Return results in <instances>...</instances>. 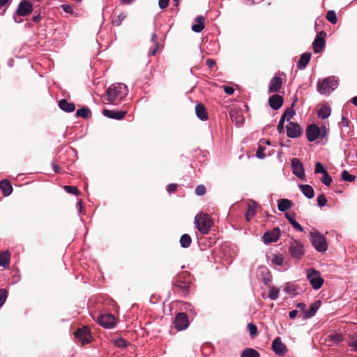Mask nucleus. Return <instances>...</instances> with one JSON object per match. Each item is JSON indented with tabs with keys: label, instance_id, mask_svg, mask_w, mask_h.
<instances>
[{
	"label": "nucleus",
	"instance_id": "obj_1",
	"mask_svg": "<svg viewBox=\"0 0 357 357\" xmlns=\"http://www.w3.org/2000/svg\"><path fill=\"white\" fill-rule=\"evenodd\" d=\"M128 92V87L123 83H115L107 89L102 97V101L105 104L116 105L123 100Z\"/></svg>",
	"mask_w": 357,
	"mask_h": 357
},
{
	"label": "nucleus",
	"instance_id": "obj_2",
	"mask_svg": "<svg viewBox=\"0 0 357 357\" xmlns=\"http://www.w3.org/2000/svg\"><path fill=\"white\" fill-rule=\"evenodd\" d=\"M190 284V274L188 272H183L175 278L174 288L176 291L187 295L189 293Z\"/></svg>",
	"mask_w": 357,
	"mask_h": 357
},
{
	"label": "nucleus",
	"instance_id": "obj_3",
	"mask_svg": "<svg viewBox=\"0 0 357 357\" xmlns=\"http://www.w3.org/2000/svg\"><path fill=\"white\" fill-rule=\"evenodd\" d=\"M195 223L197 229L203 234L208 233L213 225L211 217L204 213H200L195 216Z\"/></svg>",
	"mask_w": 357,
	"mask_h": 357
},
{
	"label": "nucleus",
	"instance_id": "obj_4",
	"mask_svg": "<svg viewBox=\"0 0 357 357\" xmlns=\"http://www.w3.org/2000/svg\"><path fill=\"white\" fill-rule=\"evenodd\" d=\"M337 86V79L335 77H328L318 82L317 91L321 94H329Z\"/></svg>",
	"mask_w": 357,
	"mask_h": 357
},
{
	"label": "nucleus",
	"instance_id": "obj_5",
	"mask_svg": "<svg viewBox=\"0 0 357 357\" xmlns=\"http://www.w3.org/2000/svg\"><path fill=\"white\" fill-rule=\"evenodd\" d=\"M310 241L317 251L324 252L328 249L326 238L319 232L310 233Z\"/></svg>",
	"mask_w": 357,
	"mask_h": 357
},
{
	"label": "nucleus",
	"instance_id": "obj_6",
	"mask_svg": "<svg viewBox=\"0 0 357 357\" xmlns=\"http://www.w3.org/2000/svg\"><path fill=\"white\" fill-rule=\"evenodd\" d=\"M307 278L314 289H319L324 283V279L321 277L319 271L314 268H309L307 271Z\"/></svg>",
	"mask_w": 357,
	"mask_h": 357
},
{
	"label": "nucleus",
	"instance_id": "obj_7",
	"mask_svg": "<svg viewBox=\"0 0 357 357\" xmlns=\"http://www.w3.org/2000/svg\"><path fill=\"white\" fill-rule=\"evenodd\" d=\"M289 252L292 257L299 259L304 255L303 245L301 242L293 240L289 242Z\"/></svg>",
	"mask_w": 357,
	"mask_h": 357
},
{
	"label": "nucleus",
	"instance_id": "obj_8",
	"mask_svg": "<svg viewBox=\"0 0 357 357\" xmlns=\"http://www.w3.org/2000/svg\"><path fill=\"white\" fill-rule=\"evenodd\" d=\"M174 323L178 331L184 330L189 326L188 317L185 312L178 313L175 317Z\"/></svg>",
	"mask_w": 357,
	"mask_h": 357
},
{
	"label": "nucleus",
	"instance_id": "obj_9",
	"mask_svg": "<svg viewBox=\"0 0 357 357\" xmlns=\"http://www.w3.org/2000/svg\"><path fill=\"white\" fill-rule=\"evenodd\" d=\"M326 37V33L324 31L319 32L312 43L313 50L315 53H319L322 52L325 46V38Z\"/></svg>",
	"mask_w": 357,
	"mask_h": 357
},
{
	"label": "nucleus",
	"instance_id": "obj_10",
	"mask_svg": "<svg viewBox=\"0 0 357 357\" xmlns=\"http://www.w3.org/2000/svg\"><path fill=\"white\" fill-rule=\"evenodd\" d=\"M97 320L100 325L107 328H113L116 324V319L111 314L99 315Z\"/></svg>",
	"mask_w": 357,
	"mask_h": 357
},
{
	"label": "nucleus",
	"instance_id": "obj_11",
	"mask_svg": "<svg viewBox=\"0 0 357 357\" xmlns=\"http://www.w3.org/2000/svg\"><path fill=\"white\" fill-rule=\"evenodd\" d=\"M33 11V4L27 1L22 0L20 2L16 10V14L19 16H26Z\"/></svg>",
	"mask_w": 357,
	"mask_h": 357
},
{
	"label": "nucleus",
	"instance_id": "obj_12",
	"mask_svg": "<svg viewBox=\"0 0 357 357\" xmlns=\"http://www.w3.org/2000/svg\"><path fill=\"white\" fill-rule=\"evenodd\" d=\"M291 166L293 174L301 179L305 177V170L302 162L296 158H294L291 161Z\"/></svg>",
	"mask_w": 357,
	"mask_h": 357
},
{
	"label": "nucleus",
	"instance_id": "obj_13",
	"mask_svg": "<svg viewBox=\"0 0 357 357\" xmlns=\"http://www.w3.org/2000/svg\"><path fill=\"white\" fill-rule=\"evenodd\" d=\"M301 127L296 123L289 122L287 126V135L290 138H296L302 134Z\"/></svg>",
	"mask_w": 357,
	"mask_h": 357
},
{
	"label": "nucleus",
	"instance_id": "obj_14",
	"mask_svg": "<svg viewBox=\"0 0 357 357\" xmlns=\"http://www.w3.org/2000/svg\"><path fill=\"white\" fill-rule=\"evenodd\" d=\"M280 229L279 227H275L271 231H268L263 235V240L265 243L276 242L280 237Z\"/></svg>",
	"mask_w": 357,
	"mask_h": 357
},
{
	"label": "nucleus",
	"instance_id": "obj_15",
	"mask_svg": "<svg viewBox=\"0 0 357 357\" xmlns=\"http://www.w3.org/2000/svg\"><path fill=\"white\" fill-rule=\"evenodd\" d=\"M75 335L82 344L88 343L91 340V334L87 327L83 326L75 331Z\"/></svg>",
	"mask_w": 357,
	"mask_h": 357
},
{
	"label": "nucleus",
	"instance_id": "obj_16",
	"mask_svg": "<svg viewBox=\"0 0 357 357\" xmlns=\"http://www.w3.org/2000/svg\"><path fill=\"white\" fill-rule=\"evenodd\" d=\"M306 137L308 141H315L320 135V128L315 124H311L306 129Z\"/></svg>",
	"mask_w": 357,
	"mask_h": 357
},
{
	"label": "nucleus",
	"instance_id": "obj_17",
	"mask_svg": "<svg viewBox=\"0 0 357 357\" xmlns=\"http://www.w3.org/2000/svg\"><path fill=\"white\" fill-rule=\"evenodd\" d=\"M273 351L278 356H284L287 352V347L282 342L280 337H276L272 343Z\"/></svg>",
	"mask_w": 357,
	"mask_h": 357
},
{
	"label": "nucleus",
	"instance_id": "obj_18",
	"mask_svg": "<svg viewBox=\"0 0 357 357\" xmlns=\"http://www.w3.org/2000/svg\"><path fill=\"white\" fill-rule=\"evenodd\" d=\"M283 98L278 94L271 96L268 99L270 107L275 110L279 109L283 105Z\"/></svg>",
	"mask_w": 357,
	"mask_h": 357
},
{
	"label": "nucleus",
	"instance_id": "obj_19",
	"mask_svg": "<svg viewBox=\"0 0 357 357\" xmlns=\"http://www.w3.org/2000/svg\"><path fill=\"white\" fill-rule=\"evenodd\" d=\"M126 113L127 112L126 111H116L106 109L102 110V114L104 116L116 120L123 119L126 116Z\"/></svg>",
	"mask_w": 357,
	"mask_h": 357
},
{
	"label": "nucleus",
	"instance_id": "obj_20",
	"mask_svg": "<svg viewBox=\"0 0 357 357\" xmlns=\"http://www.w3.org/2000/svg\"><path fill=\"white\" fill-rule=\"evenodd\" d=\"M282 85V78L278 76H274L270 82L268 87V93H275L280 91Z\"/></svg>",
	"mask_w": 357,
	"mask_h": 357
},
{
	"label": "nucleus",
	"instance_id": "obj_21",
	"mask_svg": "<svg viewBox=\"0 0 357 357\" xmlns=\"http://www.w3.org/2000/svg\"><path fill=\"white\" fill-rule=\"evenodd\" d=\"M321 305L320 301H316L310 305V308L303 312V318L309 319L313 317Z\"/></svg>",
	"mask_w": 357,
	"mask_h": 357
},
{
	"label": "nucleus",
	"instance_id": "obj_22",
	"mask_svg": "<svg viewBox=\"0 0 357 357\" xmlns=\"http://www.w3.org/2000/svg\"><path fill=\"white\" fill-rule=\"evenodd\" d=\"M195 112L197 116L202 121H206L208 118L206 109L202 103H199L196 105Z\"/></svg>",
	"mask_w": 357,
	"mask_h": 357
},
{
	"label": "nucleus",
	"instance_id": "obj_23",
	"mask_svg": "<svg viewBox=\"0 0 357 357\" xmlns=\"http://www.w3.org/2000/svg\"><path fill=\"white\" fill-rule=\"evenodd\" d=\"M311 59V53L305 52L301 56L300 59L297 63V67L298 69L302 70L304 69L307 63L310 62Z\"/></svg>",
	"mask_w": 357,
	"mask_h": 357
},
{
	"label": "nucleus",
	"instance_id": "obj_24",
	"mask_svg": "<svg viewBox=\"0 0 357 357\" xmlns=\"http://www.w3.org/2000/svg\"><path fill=\"white\" fill-rule=\"evenodd\" d=\"M0 189L4 196H8L13 192L11 183L6 179L0 181Z\"/></svg>",
	"mask_w": 357,
	"mask_h": 357
},
{
	"label": "nucleus",
	"instance_id": "obj_25",
	"mask_svg": "<svg viewBox=\"0 0 357 357\" xmlns=\"http://www.w3.org/2000/svg\"><path fill=\"white\" fill-rule=\"evenodd\" d=\"M230 118L233 121L236 122L238 126H241L244 123V117L241 113L237 110H231L229 112Z\"/></svg>",
	"mask_w": 357,
	"mask_h": 357
},
{
	"label": "nucleus",
	"instance_id": "obj_26",
	"mask_svg": "<svg viewBox=\"0 0 357 357\" xmlns=\"http://www.w3.org/2000/svg\"><path fill=\"white\" fill-rule=\"evenodd\" d=\"M195 21H196L197 24H193L192 26V30L195 32L199 33L205 27V26H204L205 18L203 16L199 15L195 18Z\"/></svg>",
	"mask_w": 357,
	"mask_h": 357
},
{
	"label": "nucleus",
	"instance_id": "obj_27",
	"mask_svg": "<svg viewBox=\"0 0 357 357\" xmlns=\"http://www.w3.org/2000/svg\"><path fill=\"white\" fill-rule=\"evenodd\" d=\"M300 190L303 193V195L308 199H312L314 196V191L312 187L310 185H303L300 184L298 185Z\"/></svg>",
	"mask_w": 357,
	"mask_h": 357
},
{
	"label": "nucleus",
	"instance_id": "obj_28",
	"mask_svg": "<svg viewBox=\"0 0 357 357\" xmlns=\"http://www.w3.org/2000/svg\"><path fill=\"white\" fill-rule=\"evenodd\" d=\"M295 215L296 214L294 213H286L285 217L289 221L290 224L293 226V227L294 229H296V230H298L299 231H303L304 229H303V227L297 221L295 220V219H294Z\"/></svg>",
	"mask_w": 357,
	"mask_h": 357
},
{
	"label": "nucleus",
	"instance_id": "obj_29",
	"mask_svg": "<svg viewBox=\"0 0 357 357\" xmlns=\"http://www.w3.org/2000/svg\"><path fill=\"white\" fill-rule=\"evenodd\" d=\"M59 107L66 112H72L75 109V106L73 103L68 102L66 99H62L59 102Z\"/></svg>",
	"mask_w": 357,
	"mask_h": 357
},
{
	"label": "nucleus",
	"instance_id": "obj_30",
	"mask_svg": "<svg viewBox=\"0 0 357 357\" xmlns=\"http://www.w3.org/2000/svg\"><path fill=\"white\" fill-rule=\"evenodd\" d=\"M293 205L291 200L287 199H282L278 201V210L282 212H284L289 209Z\"/></svg>",
	"mask_w": 357,
	"mask_h": 357
},
{
	"label": "nucleus",
	"instance_id": "obj_31",
	"mask_svg": "<svg viewBox=\"0 0 357 357\" xmlns=\"http://www.w3.org/2000/svg\"><path fill=\"white\" fill-rule=\"evenodd\" d=\"M10 259L9 251H2L0 252V266L3 267L8 266Z\"/></svg>",
	"mask_w": 357,
	"mask_h": 357
},
{
	"label": "nucleus",
	"instance_id": "obj_32",
	"mask_svg": "<svg viewBox=\"0 0 357 357\" xmlns=\"http://www.w3.org/2000/svg\"><path fill=\"white\" fill-rule=\"evenodd\" d=\"M343 340V337L340 333H335V334H331L327 336L326 340L328 342L330 345H332V344H337L340 342H342Z\"/></svg>",
	"mask_w": 357,
	"mask_h": 357
},
{
	"label": "nucleus",
	"instance_id": "obj_33",
	"mask_svg": "<svg viewBox=\"0 0 357 357\" xmlns=\"http://www.w3.org/2000/svg\"><path fill=\"white\" fill-rule=\"evenodd\" d=\"M241 357H259V354L254 349L247 348L241 352Z\"/></svg>",
	"mask_w": 357,
	"mask_h": 357
},
{
	"label": "nucleus",
	"instance_id": "obj_34",
	"mask_svg": "<svg viewBox=\"0 0 357 357\" xmlns=\"http://www.w3.org/2000/svg\"><path fill=\"white\" fill-rule=\"evenodd\" d=\"M331 107L326 105H323L318 112V115L322 119H326L331 115Z\"/></svg>",
	"mask_w": 357,
	"mask_h": 357
},
{
	"label": "nucleus",
	"instance_id": "obj_35",
	"mask_svg": "<svg viewBox=\"0 0 357 357\" xmlns=\"http://www.w3.org/2000/svg\"><path fill=\"white\" fill-rule=\"evenodd\" d=\"M191 243H192V239H191V237L188 234H185L181 236V239H180V243L183 248H188L190 245Z\"/></svg>",
	"mask_w": 357,
	"mask_h": 357
},
{
	"label": "nucleus",
	"instance_id": "obj_36",
	"mask_svg": "<svg viewBox=\"0 0 357 357\" xmlns=\"http://www.w3.org/2000/svg\"><path fill=\"white\" fill-rule=\"evenodd\" d=\"M341 178L343 181L349 182H352L356 179V176L354 175L350 174L347 170L342 172Z\"/></svg>",
	"mask_w": 357,
	"mask_h": 357
},
{
	"label": "nucleus",
	"instance_id": "obj_37",
	"mask_svg": "<svg viewBox=\"0 0 357 357\" xmlns=\"http://www.w3.org/2000/svg\"><path fill=\"white\" fill-rule=\"evenodd\" d=\"M248 209L247 211V213L245 214V218L248 222H249L256 214V210L254 206H252L250 204L248 206Z\"/></svg>",
	"mask_w": 357,
	"mask_h": 357
},
{
	"label": "nucleus",
	"instance_id": "obj_38",
	"mask_svg": "<svg viewBox=\"0 0 357 357\" xmlns=\"http://www.w3.org/2000/svg\"><path fill=\"white\" fill-rule=\"evenodd\" d=\"M326 19L331 23L335 24L337 23V16L334 10H328L326 13Z\"/></svg>",
	"mask_w": 357,
	"mask_h": 357
},
{
	"label": "nucleus",
	"instance_id": "obj_39",
	"mask_svg": "<svg viewBox=\"0 0 357 357\" xmlns=\"http://www.w3.org/2000/svg\"><path fill=\"white\" fill-rule=\"evenodd\" d=\"M248 329L250 332L251 337H255L258 335L257 327L255 324L250 323L248 324Z\"/></svg>",
	"mask_w": 357,
	"mask_h": 357
},
{
	"label": "nucleus",
	"instance_id": "obj_40",
	"mask_svg": "<svg viewBox=\"0 0 357 357\" xmlns=\"http://www.w3.org/2000/svg\"><path fill=\"white\" fill-rule=\"evenodd\" d=\"M279 289L275 287H271L268 293V297L271 300H276L279 296Z\"/></svg>",
	"mask_w": 357,
	"mask_h": 357
},
{
	"label": "nucleus",
	"instance_id": "obj_41",
	"mask_svg": "<svg viewBox=\"0 0 357 357\" xmlns=\"http://www.w3.org/2000/svg\"><path fill=\"white\" fill-rule=\"evenodd\" d=\"M126 17V15L124 13H120L116 18L112 20V24L114 26H119Z\"/></svg>",
	"mask_w": 357,
	"mask_h": 357
},
{
	"label": "nucleus",
	"instance_id": "obj_42",
	"mask_svg": "<svg viewBox=\"0 0 357 357\" xmlns=\"http://www.w3.org/2000/svg\"><path fill=\"white\" fill-rule=\"evenodd\" d=\"M295 110L289 108L285 110L282 117L284 118V119L287 118V121H289L295 115Z\"/></svg>",
	"mask_w": 357,
	"mask_h": 357
},
{
	"label": "nucleus",
	"instance_id": "obj_43",
	"mask_svg": "<svg viewBox=\"0 0 357 357\" xmlns=\"http://www.w3.org/2000/svg\"><path fill=\"white\" fill-rule=\"evenodd\" d=\"M332 181V177L328 174V172L324 174L322 178H321V181L326 186L331 185Z\"/></svg>",
	"mask_w": 357,
	"mask_h": 357
},
{
	"label": "nucleus",
	"instance_id": "obj_44",
	"mask_svg": "<svg viewBox=\"0 0 357 357\" xmlns=\"http://www.w3.org/2000/svg\"><path fill=\"white\" fill-rule=\"evenodd\" d=\"M89 109H88L87 108H82V109H79L78 110H77L76 112V115L77 116H81V117H83V118H87L89 115Z\"/></svg>",
	"mask_w": 357,
	"mask_h": 357
},
{
	"label": "nucleus",
	"instance_id": "obj_45",
	"mask_svg": "<svg viewBox=\"0 0 357 357\" xmlns=\"http://www.w3.org/2000/svg\"><path fill=\"white\" fill-rule=\"evenodd\" d=\"M284 257L282 255H273L272 262L276 265H282L284 262Z\"/></svg>",
	"mask_w": 357,
	"mask_h": 357
},
{
	"label": "nucleus",
	"instance_id": "obj_46",
	"mask_svg": "<svg viewBox=\"0 0 357 357\" xmlns=\"http://www.w3.org/2000/svg\"><path fill=\"white\" fill-rule=\"evenodd\" d=\"M63 188L68 193L75 195H78L79 194V191L76 187L65 185Z\"/></svg>",
	"mask_w": 357,
	"mask_h": 357
},
{
	"label": "nucleus",
	"instance_id": "obj_47",
	"mask_svg": "<svg viewBox=\"0 0 357 357\" xmlns=\"http://www.w3.org/2000/svg\"><path fill=\"white\" fill-rule=\"evenodd\" d=\"M326 172H327L326 171V169H324V166L322 165V164L320 162H317L315 164V169H314V173L315 174L321 173V174H325Z\"/></svg>",
	"mask_w": 357,
	"mask_h": 357
},
{
	"label": "nucleus",
	"instance_id": "obj_48",
	"mask_svg": "<svg viewBox=\"0 0 357 357\" xmlns=\"http://www.w3.org/2000/svg\"><path fill=\"white\" fill-rule=\"evenodd\" d=\"M206 192V189L205 185H199L195 188V193L196 195L199 196L204 195Z\"/></svg>",
	"mask_w": 357,
	"mask_h": 357
},
{
	"label": "nucleus",
	"instance_id": "obj_49",
	"mask_svg": "<svg viewBox=\"0 0 357 357\" xmlns=\"http://www.w3.org/2000/svg\"><path fill=\"white\" fill-rule=\"evenodd\" d=\"M264 150L265 148L261 144H259L256 152V156L258 158H264L265 157V154L264 153Z\"/></svg>",
	"mask_w": 357,
	"mask_h": 357
},
{
	"label": "nucleus",
	"instance_id": "obj_50",
	"mask_svg": "<svg viewBox=\"0 0 357 357\" xmlns=\"http://www.w3.org/2000/svg\"><path fill=\"white\" fill-rule=\"evenodd\" d=\"M317 201L318 205L320 207L324 206L327 202L326 198L324 194L319 195L317 197Z\"/></svg>",
	"mask_w": 357,
	"mask_h": 357
},
{
	"label": "nucleus",
	"instance_id": "obj_51",
	"mask_svg": "<svg viewBox=\"0 0 357 357\" xmlns=\"http://www.w3.org/2000/svg\"><path fill=\"white\" fill-rule=\"evenodd\" d=\"M114 344L118 347L124 348L127 346L128 342L123 338H119L114 341Z\"/></svg>",
	"mask_w": 357,
	"mask_h": 357
},
{
	"label": "nucleus",
	"instance_id": "obj_52",
	"mask_svg": "<svg viewBox=\"0 0 357 357\" xmlns=\"http://www.w3.org/2000/svg\"><path fill=\"white\" fill-rule=\"evenodd\" d=\"M61 8L65 13H67L69 14L73 13V9L72 6L69 4H62V5H61Z\"/></svg>",
	"mask_w": 357,
	"mask_h": 357
},
{
	"label": "nucleus",
	"instance_id": "obj_53",
	"mask_svg": "<svg viewBox=\"0 0 357 357\" xmlns=\"http://www.w3.org/2000/svg\"><path fill=\"white\" fill-rule=\"evenodd\" d=\"M178 188V185L176 183H170L167 185V190L169 193L174 192Z\"/></svg>",
	"mask_w": 357,
	"mask_h": 357
},
{
	"label": "nucleus",
	"instance_id": "obj_54",
	"mask_svg": "<svg viewBox=\"0 0 357 357\" xmlns=\"http://www.w3.org/2000/svg\"><path fill=\"white\" fill-rule=\"evenodd\" d=\"M348 344L349 347H352L355 351H357V338H351Z\"/></svg>",
	"mask_w": 357,
	"mask_h": 357
},
{
	"label": "nucleus",
	"instance_id": "obj_55",
	"mask_svg": "<svg viewBox=\"0 0 357 357\" xmlns=\"http://www.w3.org/2000/svg\"><path fill=\"white\" fill-rule=\"evenodd\" d=\"M169 0H159L158 5L161 9L166 8L169 5Z\"/></svg>",
	"mask_w": 357,
	"mask_h": 357
},
{
	"label": "nucleus",
	"instance_id": "obj_56",
	"mask_svg": "<svg viewBox=\"0 0 357 357\" xmlns=\"http://www.w3.org/2000/svg\"><path fill=\"white\" fill-rule=\"evenodd\" d=\"M284 121H285V119H284V118L281 117L279 124L278 126V130L279 133H282L284 132Z\"/></svg>",
	"mask_w": 357,
	"mask_h": 357
},
{
	"label": "nucleus",
	"instance_id": "obj_57",
	"mask_svg": "<svg viewBox=\"0 0 357 357\" xmlns=\"http://www.w3.org/2000/svg\"><path fill=\"white\" fill-rule=\"evenodd\" d=\"M223 89H224L225 93L228 95H232L234 92V89L229 86H224Z\"/></svg>",
	"mask_w": 357,
	"mask_h": 357
},
{
	"label": "nucleus",
	"instance_id": "obj_58",
	"mask_svg": "<svg viewBox=\"0 0 357 357\" xmlns=\"http://www.w3.org/2000/svg\"><path fill=\"white\" fill-rule=\"evenodd\" d=\"M328 134V130L325 126H323L320 128V135L319 137L321 138L325 137Z\"/></svg>",
	"mask_w": 357,
	"mask_h": 357
},
{
	"label": "nucleus",
	"instance_id": "obj_59",
	"mask_svg": "<svg viewBox=\"0 0 357 357\" xmlns=\"http://www.w3.org/2000/svg\"><path fill=\"white\" fill-rule=\"evenodd\" d=\"M206 65L208 66V67L209 68H213L215 65V60L213 59H208L206 61Z\"/></svg>",
	"mask_w": 357,
	"mask_h": 357
},
{
	"label": "nucleus",
	"instance_id": "obj_60",
	"mask_svg": "<svg viewBox=\"0 0 357 357\" xmlns=\"http://www.w3.org/2000/svg\"><path fill=\"white\" fill-rule=\"evenodd\" d=\"M340 123L341 127H347L349 126V121L347 118L342 117V121Z\"/></svg>",
	"mask_w": 357,
	"mask_h": 357
},
{
	"label": "nucleus",
	"instance_id": "obj_61",
	"mask_svg": "<svg viewBox=\"0 0 357 357\" xmlns=\"http://www.w3.org/2000/svg\"><path fill=\"white\" fill-rule=\"evenodd\" d=\"M297 314H298V311L296 310H294L289 312V317L293 319L296 317Z\"/></svg>",
	"mask_w": 357,
	"mask_h": 357
},
{
	"label": "nucleus",
	"instance_id": "obj_62",
	"mask_svg": "<svg viewBox=\"0 0 357 357\" xmlns=\"http://www.w3.org/2000/svg\"><path fill=\"white\" fill-rule=\"evenodd\" d=\"M40 19H41V17H40V14L36 15H34V16L32 17V20H33V22H36V23H37V22H40Z\"/></svg>",
	"mask_w": 357,
	"mask_h": 357
},
{
	"label": "nucleus",
	"instance_id": "obj_63",
	"mask_svg": "<svg viewBox=\"0 0 357 357\" xmlns=\"http://www.w3.org/2000/svg\"><path fill=\"white\" fill-rule=\"evenodd\" d=\"M9 0H0V8L6 6L8 3Z\"/></svg>",
	"mask_w": 357,
	"mask_h": 357
},
{
	"label": "nucleus",
	"instance_id": "obj_64",
	"mask_svg": "<svg viewBox=\"0 0 357 357\" xmlns=\"http://www.w3.org/2000/svg\"><path fill=\"white\" fill-rule=\"evenodd\" d=\"M296 307H298V308H300V309H301V310H305V303H302V302H301V303H298L296 304Z\"/></svg>",
	"mask_w": 357,
	"mask_h": 357
}]
</instances>
